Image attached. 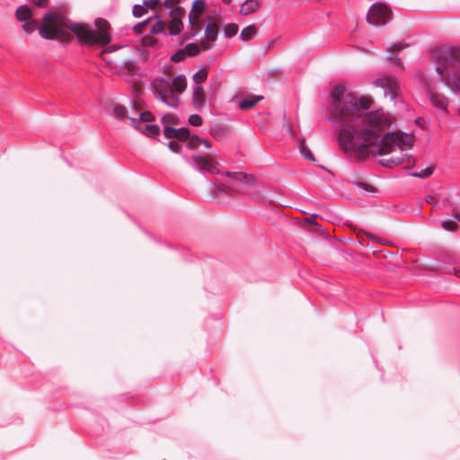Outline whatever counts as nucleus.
<instances>
[{
  "label": "nucleus",
  "instance_id": "obj_42",
  "mask_svg": "<svg viewBox=\"0 0 460 460\" xmlns=\"http://www.w3.org/2000/svg\"><path fill=\"white\" fill-rule=\"evenodd\" d=\"M425 199L429 205L433 207L437 206L438 203V199L432 195L427 196Z\"/></svg>",
  "mask_w": 460,
  "mask_h": 460
},
{
  "label": "nucleus",
  "instance_id": "obj_22",
  "mask_svg": "<svg viewBox=\"0 0 460 460\" xmlns=\"http://www.w3.org/2000/svg\"><path fill=\"white\" fill-rule=\"evenodd\" d=\"M239 27L235 23H228L223 27L224 37L226 39L233 38L238 32Z\"/></svg>",
  "mask_w": 460,
  "mask_h": 460
},
{
  "label": "nucleus",
  "instance_id": "obj_33",
  "mask_svg": "<svg viewBox=\"0 0 460 460\" xmlns=\"http://www.w3.org/2000/svg\"><path fill=\"white\" fill-rule=\"evenodd\" d=\"M164 31V23L163 21L158 20L150 29V33L152 34H160Z\"/></svg>",
  "mask_w": 460,
  "mask_h": 460
},
{
  "label": "nucleus",
  "instance_id": "obj_25",
  "mask_svg": "<svg viewBox=\"0 0 460 460\" xmlns=\"http://www.w3.org/2000/svg\"><path fill=\"white\" fill-rule=\"evenodd\" d=\"M434 169L430 166L420 170V172H411L409 173L410 176L420 179H427L432 175Z\"/></svg>",
  "mask_w": 460,
  "mask_h": 460
},
{
  "label": "nucleus",
  "instance_id": "obj_24",
  "mask_svg": "<svg viewBox=\"0 0 460 460\" xmlns=\"http://www.w3.org/2000/svg\"><path fill=\"white\" fill-rule=\"evenodd\" d=\"M208 78V71L204 66L198 70L192 76L193 81L195 82V85H199V84L205 82Z\"/></svg>",
  "mask_w": 460,
  "mask_h": 460
},
{
  "label": "nucleus",
  "instance_id": "obj_2",
  "mask_svg": "<svg viewBox=\"0 0 460 460\" xmlns=\"http://www.w3.org/2000/svg\"><path fill=\"white\" fill-rule=\"evenodd\" d=\"M42 21L44 23L52 22L53 25V30L49 29L45 25L39 27V33L45 40H56L59 37L64 28H68L77 36L82 43L105 46L111 40V35L105 31L91 29L83 22H73L53 12L46 13L42 17Z\"/></svg>",
  "mask_w": 460,
  "mask_h": 460
},
{
  "label": "nucleus",
  "instance_id": "obj_31",
  "mask_svg": "<svg viewBox=\"0 0 460 460\" xmlns=\"http://www.w3.org/2000/svg\"><path fill=\"white\" fill-rule=\"evenodd\" d=\"M185 10L184 8L175 5L170 12L169 14L172 16V19H181L184 15Z\"/></svg>",
  "mask_w": 460,
  "mask_h": 460
},
{
  "label": "nucleus",
  "instance_id": "obj_40",
  "mask_svg": "<svg viewBox=\"0 0 460 460\" xmlns=\"http://www.w3.org/2000/svg\"><path fill=\"white\" fill-rule=\"evenodd\" d=\"M405 47V45L402 42H398V43H393L391 44L388 48H387V50L388 51H396V50H401L403 48Z\"/></svg>",
  "mask_w": 460,
  "mask_h": 460
},
{
  "label": "nucleus",
  "instance_id": "obj_11",
  "mask_svg": "<svg viewBox=\"0 0 460 460\" xmlns=\"http://www.w3.org/2000/svg\"><path fill=\"white\" fill-rule=\"evenodd\" d=\"M171 86L173 93L179 97V94L182 93L187 87V79L184 75H177L172 80H171Z\"/></svg>",
  "mask_w": 460,
  "mask_h": 460
},
{
  "label": "nucleus",
  "instance_id": "obj_27",
  "mask_svg": "<svg viewBox=\"0 0 460 460\" xmlns=\"http://www.w3.org/2000/svg\"><path fill=\"white\" fill-rule=\"evenodd\" d=\"M305 139H303V142L299 144V151L303 157L305 159L314 162L315 157L310 151V149L305 145Z\"/></svg>",
  "mask_w": 460,
  "mask_h": 460
},
{
  "label": "nucleus",
  "instance_id": "obj_1",
  "mask_svg": "<svg viewBox=\"0 0 460 460\" xmlns=\"http://www.w3.org/2000/svg\"><path fill=\"white\" fill-rule=\"evenodd\" d=\"M345 87L338 84L331 93L332 102L327 120L341 124L338 144L350 157L365 159L370 155L388 154L398 145L400 137L393 132L383 133L389 119L379 111L367 112L369 103L364 97L345 94Z\"/></svg>",
  "mask_w": 460,
  "mask_h": 460
},
{
  "label": "nucleus",
  "instance_id": "obj_5",
  "mask_svg": "<svg viewBox=\"0 0 460 460\" xmlns=\"http://www.w3.org/2000/svg\"><path fill=\"white\" fill-rule=\"evenodd\" d=\"M390 16V8L382 3L376 2L370 6L366 19L369 24L376 27H382L387 24Z\"/></svg>",
  "mask_w": 460,
  "mask_h": 460
},
{
  "label": "nucleus",
  "instance_id": "obj_21",
  "mask_svg": "<svg viewBox=\"0 0 460 460\" xmlns=\"http://www.w3.org/2000/svg\"><path fill=\"white\" fill-rule=\"evenodd\" d=\"M183 29V22L181 19H172L169 26L170 35H178Z\"/></svg>",
  "mask_w": 460,
  "mask_h": 460
},
{
  "label": "nucleus",
  "instance_id": "obj_44",
  "mask_svg": "<svg viewBox=\"0 0 460 460\" xmlns=\"http://www.w3.org/2000/svg\"><path fill=\"white\" fill-rule=\"evenodd\" d=\"M159 0H144L143 1V5L150 8L151 6H153L154 4H155Z\"/></svg>",
  "mask_w": 460,
  "mask_h": 460
},
{
  "label": "nucleus",
  "instance_id": "obj_38",
  "mask_svg": "<svg viewBox=\"0 0 460 460\" xmlns=\"http://www.w3.org/2000/svg\"><path fill=\"white\" fill-rule=\"evenodd\" d=\"M354 184L357 187H358L359 189H362L363 190L367 191V192H374V190H375V188L372 185H370L365 181H354Z\"/></svg>",
  "mask_w": 460,
  "mask_h": 460
},
{
  "label": "nucleus",
  "instance_id": "obj_50",
  "mask_svg": "<svg viewBox=\"0 0 460 460\" xmlns=\"http://www.w3.org/2000/svg\"><path fill=\"white\" fill-rule=\"evenodd\" d=\"M453 219H455L456 223H457V222H460V215L456 214V215L454 216V218H453Z\"/></svg>",
  "mask_w": 460,
  "mask_h": 460
},
{
  "label": "nucleus",
  "instance_id": "obj_17",
  "mask_svg": "<svg viewBox=\"0 0 460 460\" xmlns=\"http://www.w3.org/2000/svg\"><path fill=\"white\" fill-rule=\"evenodd\" d=\"M259 7L257 0H246L240 7V13L248 15L254 13Z\"/></svg>",
  "mask_w": 460,
  "mask_h": 460
},
{
  "label": "nucleus",
  "instance_id": "obj_41",
  "mask_svg": "<svg viewBox=\"0 0 460 460\" xmlns=\"http://www.w3.org/2000/svg\"><path fill=\"white\" fill-rule=\"evenodd\" d=\"M28 1L40 8L47 7L48 3H49V0H28Z\"/></svg>",
  "mask_w": 460,
  "mask_h": 460
},
{
  "label": "nucleus",
  "instance_id": "obj_30",
  "mask_svg": "<svg viewBox=\"0 0 460 460\" xmlns=\"http://www.w3.org/2000/svg\"><path fill=\"white\" fill-rule=\"evenodd\" d=\"M147 13V7L143 4H135L132 9V14L136 18H139Z\"/></svg>",
  "mask_w": 460,
  "mask_h": 460
},
{
  "label": "nucleus",
  "instance_id": "obj_4",
  "mask_svg": "<svg viewBox=\"0 0 460 460\" xmlns=\"http://www.w3.org/2000/svg\"><path fill=\"white\" fill-rule=\"evenodd\" d=\"M151 87L155 99L169 107L177 108L179 97L172 90L170 79L164 77L156 78L152 82Z\"/></svg>",
  "mask_w": 460,
  "mask_h": 460
},
{
  "label": "nucleus",
  "instance_id": "obj_43",
  "mask_svg": "<svg viewBox=\"0 0 460 460\" xmlns=\"http://www.w3.org/2000/svg\"><path fill=\"white\" fill-rule=\"evenodd\" d=\"M387 58L389 60L394 61V62L397 63L400 66H402L401 58L398 56L389 54L387 56Z\"/></svg>",
  "mask_w": 460,
  "mask_h": 460
},
{
  "label": "nucleus",
  "instance_id": "obj_34",
  "mask_svg": "<svg viewBox=\"0 0 460 460\" xmlns=\"http://www.w3.org/2000/svg\"><path fill=\"white\" fill-rule=\"evenodd\" d=\"M151 20H152V18L149 17V18L146 19L145 21L140 22L135 24L134 27H133V31L137 34H142L143 31H144L145 27L151 22Z\"/></svg>",
  "mask_w": 460,
  "mask_h": 460
},
{
  "label": "nucleus",
  "instance_id": "obj_39",
  "mask_svg": "<svg viewBox=\"0 0 460 460\" xmlns=\"http://www.w3.org/2000/svg\"><path fill=\"white\" fill-rule=\"evenodd\" d=\"M166 146L172 152L176 153V154H181V156L183 155L181 152V146L180 145L177 143V142H174V141H170V142H167L166 144Z\"/></svg>",
  "mask_w": 460,
  "mask_h": 460
},
{
  "label": "nucleus",
  "instance_id": "obj_15",
  "mask_svg": "<svg viewBox=\"0 0 460 460\" xmlns=\"http://www.w3.org/2000/svg\"><path fill=\"white\" fill-rule=\"evenodd\" d=\"M205 9V0H194L192 3L191 10L189 13V19L190 20V23H192L193 18L195 16H199Z\"/></svg>",
  "mask_w": 460,
  "mask_h": 460
},
{
  "label": "nucleus",
  "instance_id": "obj_37",
  "mask_svg": "<svg viewBox=\"0 0 460 460\" xmlns=\"http://www.w3.org/2000/svg\"><path fill=\"white\" fill-rule=\"evenodd\" d=\"M385 94L390 95L392 100H394L396 98V89L395 85L393 83L389 84L388 85L385 84Z\"/></svg>",
  "mask_w": 460,
  "mask_h": 460
},
{
  "label": "nucleus",
  "instance_id": "obj_7",
  "mask_svg": "<svg viewBox=\"0 0 460 460\" xmlns=\"http://www.w3.org/2000/svg\"><path fill=\"white\" fill-rule=\"evenodd\" d=\"M164 135L167 139H176L180 142L186 141L190 137V129L186 127L176 128L174 127L164 126Z\"/></svg>",
  "mask_w": 460,
  "mask_h": 460
},
{
  "label": "nucleus",
  "instance_id": "obj_29",
  "mask_svg": "<svg viewBox=\"0 0 460 460\" xmlns=\"http://www.w3.org/2000/svg\"><path fill=\"white\" fill-rule=\"evenodd\" d=\"M442 227L448 232H455L456 231L459 226L455 219H446L442 222Z\"/></svg>",
  "mask_w": 460,
  "mask_h": 460
},
{
  "label": "nucleus",
  "instance_id": "obj_53",
  "mask_svg": "<svg viewBox=\"0 0 460 460\" xmlns=\"http://www.w3.org/2000/svg\"><path fill=\"white\" fill-rule=\"evenodd\" d=\"M376 242L377 243H385V242L381 241V240H378V239H374Z\"/></svg>",
  "mask_w": 460,
  "mask_h": 460
},
{
  "label": "nucleus",
  "instance_id": "obj_13",
  "mask_svg": "<svg viewBox=\"0 0 460 460\" xmlns=\"http://www.w3.org/2000/svg\"><path fill=\"white\" fill-rule=\"evenodd\" d=\"M33 14V9L26 4L19 6L15 12L16 18L21 22L31 20Z\"/></svg>",
  "mask_w": 460,
  "mask_h": 460
},
{
  "label": "nucleus",
  "instance_id": "obj_8",
  "mask_svg": "<svg viewBox=\"0 0 460 460\" xmlns=\"http://www.w3.org/2000/svg\"><path fill=\"white\" fill-rule=\"evenodd\" d=\"M206 92L201 85H194L192 87V105L198 111H201L207 105Z\"/></svg>",
  "mask_w": 460,
  "mask_h": 460
},
{
  "label": "nucleus",
  "instance_id": "obj_20",
  "mask_svg": "<svg viewBox=\"0 0 460 460\" xmlns=\"http://www.w3.org/2000/svg\"><path fill=\"white\" fill-rule=\"evenodd\" d=\"M256 35V27L251 24L243 28L241 31L240 38L242 40L246 41L252 39Z\"/></svg>",
  "mask_w": 460,
  "mask_h": 460
},
{
  "label": "nucleus",
  "instance_id": "obj_19",
  "mask_svg": "<svg viewBox=\"0 0 460 460\" xmlns=\"http://www.w3.org/2000/svg\"><path fill=\"white\" fill-rule=\"evenodd\" d=\"M111 109H112V111L114 113V116L119 120H123L126 118H128V115H127L128 114V110H127V108L125 106L120 105V104H112L111 105Z\"/></svg>",
  "mask_w": 460,
  "mask_h": 460
},
{
  "label": "nucleus",
  "instance_id": "obj_9",
  "mask_svg": "<svg viewBox=\"0 0 460 460\" xmlns=\"http://www.w3.org/2000/svg\"><path fill=\"white\" fill-rule=\"evenodd\" d=\"M128 119L130 120L131 125L136 129L141 131L149 137L155 138L158 137L160 134V127L156 124H148L146 125L144 128H140V126L138 125V121L136 118L128 116Z\"/></svg>",
  "mask_w": 460,
  "mask_h": 460
},
{
  "label": "nucleus",
  "instance_id": "obj_18",
  "mask_svg": "<svg viewBox=\"0 0 460 460\" xmlns=\"http://www.w3.org/2000/svg\"><path fill=\"white\" fill-rule=\"evenodd\" d=\"M186 57H195L200 52V46L197 42H192L187 44L183 49H181Z\"/></svg>",
  "mask_w": 460,
  "mask_h": 460
},
{
  "label": "nucleus",
  "instance_id": "obj_46",
  "mask_svg": "<svg viewBox=\"0 0 460 460\" xmlns=\"http://www.w3.org/2000/svg\"><path fill=\"white\" fill-rule=\"evenodd\" d=\"M203 144L207 148H210L211 147V143L209 140H208L207 138H204V137H200V144Z\"/></svg>",
  "mask_w": 460,
  "mask_h": 460
},
{
  "label": "nucleus",
  "instance_id": "obj_23",
  "mask_svg": "<svg viewBox=\"0 0 460 460\" xmlns=\"http://www.w3.org/2000/svg\"><path fill=\"white\" fill-rule=\"evenodd\" d=\"M429 100L432 102V104L435 107H437L438 109L443 110V111L446 110V108H447L446 101L443 98H441L438 94L430 93Z\"/></svg>",
  "mask_w": 460,
  "mask_h": 460
},
{
  "label": "nucleus",
  "instance_id": "obj_49",
  "mask_svg": "<svg viewBox=\"0 0 460 460\" xmlns=\"http://www.w3.org/2000/svg\"><path fill=\"white\" fill-rule=\"evenodd\" d=\"M96 24H97L98 27H102V26L108 25V22L105 20L99 19V20L96 21Z\"/></svg>",
  "mask_w": 460,
  "mask_h": 460
},
{
  "label": "nucleus",
  "instance_id": "obj_6",
  "mask_svg": "<svg viewBox=\"0 0 460 460\" xmlns=\"http://www.w3.org/2000/svg\"><path fill=\"white\" fill-rule=\"evenodd\" d=\"M183 160L190 164L195 170L201 172H210L212 173H219L220 171L211 163L204 158L200 155H194L192 158H189L187 155H182Z\"/></svg>",
  "mask_w": 460,
  "mask_h": 460
},
{
  "label": "nucleus",
  "instance_id": "obj_45",
  "mask_svg": "<svg viewBox=\"0 0 460 460\" xmlns=\"http://www.w3.org/2000/svg\"><path fill=\"white\" fill-rule=\"evenodd\" d=\"M164 5L167 9H169L171 11L177 4L174 3L173 0H165Z\"/></svg>",
  "mask_w": 460,
  "mask_h": 460
},
{
  "label": "nucleus",
  "instance_id": "obj_28",
  "mask_svg": "<svg viewBox=\"0 0 460 460\" xmlns=\"http://www.w3.org/2000/svg\"><path fill=\"white\" fill-rule=\"evenodd\" d=\"M23 22L24 23L22 25V30L26 34L32 33L39 24V22L37 20H33V19L27 21V22Z\"/></svg>",
  "mask_w": 460,
  "mask_h": 460
},
{
  "label": "nucleus",
  "instance_id": "obj_51",
  "mask_svg": "<svg viewBox=\"0 0 460 460\" xmlns=\"http://www.w3.org/2000/svg\"><path fill=\"white\" fill-rule=\"evenodd\" d=\"M405 146H408L410 148L412 146V142H404Z\"/></svg>",
  "mask_w": 460,
  "mask_h": 460
},
{
  "label": "nucleus",
  "instance_id": "obj_35",
  "mask_svg": "<svg viewBox=\"0 0 460 460\" xmlns=\"http://www.w3.org/2000/svg\"><path fill=\"white\" fill-rule=\"evenodd\" d=\"M137 121H142V122H151V121H154L155 120V116L152 114L151 111H145L143 112L140 113L139 115V119H137Z\"/></svg>",
  "mask_w": 460,
  "mask_h": 460
},
{
  "label": "nucleus",
  "instance_id": "obj_14",
  "mask_svg": "<svg viewBox=\"0 0 460 460\" xmlns=\"http://www.w3.org/2000/svg\"><path fill=\"white\" fill-rule=\"evenodd\" d=\"M263 97L261 95H250L243 98L238 104V107L243 111H247L253 108Z\"/></svg>",
  "mask_w": 460,
  "mask_h": 460
},
{
  "label": "nucleus",
  "instance_id": "obj_54",
  "mask_svg": "<svg viewBox=\"0 0 460 460\" xmlns=\"http://www.w3.org/2000/svg\"><path fill=\"white\" fill-rule=\"evenodd\" d=\"M456 276L460 278V270L456 271Z\"/></svg>",
  "mask_w": 460,
  "mask_h": 460
},
{
  "label": "nucleus",
  "instance_id": "obj_3",
  "mask_svg": "<svg viewBox=\"0 0 460 460\" xmlns=\"http://www.w3.org/2000/svg\"><path fill=\"white\" fill-rule=\"evenodd\" d=\"M435 70L439 80L453 93L460 94V49L447 48L437 55Z\"/></svg>",
  "mask_w": 460,
  "mask_h": 460
},
{
  "label": "nucleus",
  "instance_id": "obj_10",
  "mask_svg": "<svg viewBox=\"0 0 460 460\" xmlns=\"http://www.w3.org/2000/svg\"><path fill=\"white\" fill-rule=\"evenodd\" d=\"M410 156L411 155L408 154L401 153L399 155H392L388 158H383L379 161V163L386 168H393L402 164L406 159H409Z\"/></svg>",
  "mask_w": 460,
  "mask_h": 460
},
{
  "label": "nucleus",
  "instance_id": "obj_48",
  "mask_svg": "<svg viewBox=\"0 0 460 460\" xmlns=\"http://www.w3.org/2000/svg\"><path fill=\"white\" fill-rule=\"evenodd\" d=\"M223 174L228 176V177H234V178H237L239 176V173L237 172H229V171H226V172H222Z\"/></svg>",
  "mask_w": 460,
  "mask_h": 460
},
{
  "label": "nucleus",
  "instance_id": "obj_47",
  "mask_svg": "<svg viewBox=\"0 0 460 460\" xmlns=\"http://www.w3.org/2000/svg\"><path fill=\"white\" fill-rule=\"evenodd\" d=\"M172 121V119L170 116H163L162 119H161V123L164 126L166 125L167 123L171 122Z\"/></svg>",
  "mask_w": 460,
  "mask_h": 460
},
{
  "label": "nucleus",
  "instance_id": "obj_16",
  "mask_svg": "<svg viewBox=\"0 0 460 460\" xmlns=\"http://www.w3.org/2000/svg\"><path fill=\"white\" fill-rule=\"evenodd\" d=\"M199 16H195L193 18L192 23H190V20L189 19V25L190 27V31L185 33L184 40H189L190 38L195 37L201 31V23L200 21L199 20Z\"/></svg>",
  "mask_w": 460,
  "mask_h": 460
},
{
  "label": "nucleus",
  "instance_id": "obj_52",
  "mask_svg": "<svg viewBox=\"0 0 460 460\" xmlns=\"http://www.w3.org/2000/svg\"><path fill=\"white\" fill-rule=\"evenodd\" d=\"M225 4H228L232 0H222Z\"/></svg>",
  "mask_w": 460,
  "mask_h": 460
},
{
  "label": "nucleus",
  "instance_id": "obj_26",
  "mask_svg": "<svg viewBox=\"0 0 460 460\" xmlns=\"http://www.w3.org/2000/svg\"><path fill=\"white\" fill-rule=\"evenodd\" d=\"M200 137H199L198 135H191L190 133V137L188 139H186V141H185L187 148H189L190 150L197 149L200 145Z\"/></svg>",
  "mask_w": 460,
  "mask_h": 460
},
{
  "label": "nucleus",
  "instance_id": "obj_12",
  "mask_svg": "<svg viewBox=\"0 0 460 460\" xmlns=\"http://www.w3.org/2000/svg\"><path fill=\"white\" fill-rule=\"evenodd\" d=\"M205 35L207 36L208 40L206 41H203L201 43V46L205 50H208L210 49L209 42L216 41V40L217 38V35H218L217 28L208 23L207 25V27L205 28Z\"/></svg>",
  "mask_w": 460,
  "mask_h": 460
},
{
  "label": "nucleus",
  "instance_id": "obj_32",
  "mask_svg": "<svg viewBox=\"0 0 460 460\" xmlns=\"http://www.w3.org/2000/svg\"><path fill=\"white\" fill-rule=\"evenodd\" d=\"M188 122L193 127H200L203 124V119L200 115L195 113L189 117Z\"/></svg>",
  "mask_w": 460,
  "mask_h": 460
},
{
  "label": "nucleus",
  "instance_id": "obj_36",
  "mask_svg": "<svg viewBox=\"0 0 460 460\" xmlns=\"http://www.w3.org/2000/svg\"><path fill=\"white\" fill-rule=\"evenodd\" d=\"M185 58H186V56H185L183 50L181 49L177 50L174 54H172L171 56L170 59L172 62L179 63V62L183 61Z\"/></svg>",
  "mask_w": 460,
  "mask_h": 460
},
{
  "label": "nucleus",
  "instance_id": "obj_55",
  "mask_svg": "<svg viewBox=\"0 0 460 460\" xmlns=\"http://www.w3.org/2000/svg\"><path fill=\"white\" fill-rule=\"evenodd\" d=\"M173 1H174V3H175L176 4H178V2H179V0H173Z\"/></svg>",
  "mask_w": 460,
  "mask_h": 460
}]
</instances>
